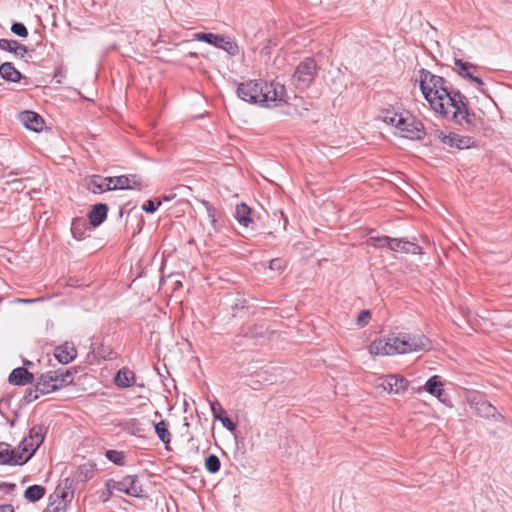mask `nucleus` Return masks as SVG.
Instances as JSON below:
<instances>
[{
    "instance_id": "obj_1",
    "label": "nucleus",
    "mask_w": 512,
    "mask_h": 512,
    "mask_svg": "<svg viewBox=\"0 0 512 512\" xmlns=\"http://www.w3.org/2000/svg\"><path fill=\"white\" fill-rule=\"evenodd\" d=\"M419 75L421 92L435 112L466 130L475 126V114L470 112L465 95L453 89L443 77L434 75L424 68L420 69Z\"/></svg>"
},
{
    "instance_id": "obj_2",
    "label": "nucleus",
    "mask_w": 512,
    "mask_h": 512,
    "mask_svg": "<svg viewBox=\"0 0 512 512\" xmlns=\"http://www.w3.org/2000/svg\"><path fill=\"white\" fill-rule=\"evenodd\" d=\"M430 348L429 339L423 335L399 333L373 341L369 346V352L375 355H393L421 350L427 351Z\"/></svg>"
},
{
    "instance_id": "obj_3",
    "label": "nucleus",
    "mask_w": 512,
    "mask_h": 512,
    "mask_svg": "<svg viewBox=\"0 0 512 512\" xmlns=\"http://www.w3.org/2000/svg\"><path fill=\"white\" fill-rule=\"evenodd\" d=\"M237 96L243 101L268 106L269 102L286 103V91L284 85L272 81L249 80L240 83L237 87Z\"/></svg>"
},
{
    "instance_id": "obj_4",
    "label": "nucleus",
    "mask_w": 512,
    "mask_h": 512,
    "mask_svg": "<svg viewBox=\"0 0 512 512\" xmlns=\"http://www.w3.org/2000/svg\"><path fill=\"white\" fill-rule=\"evenodd\" d=\"M107 490H117L132 497H142L143 488L137 475H127L121 480L109 479L105 483Z\"/></svg>"
},
{
    "instance_id": "obj_5",
    "label": "nucleus",
    "mask_w": 512,
    "mask_h": 512,
    "mask_svg": "<svg viewBox=\"0 0 512 512\" xmlns=\"http://www.w3.org/2000/svg\"><path fill=\"white\" fill-rule=\"evenodd\" d=\"M317 75V64L313 58H305L301 61L293 74V81L297 88H308Z\"/></svg>"
},
{
    "instance_id": "obj_6",
    "label": "nucleus",
    "mask_w": 512,
    "mask_h": 512,
    "mask_svg": "<svg viewBox=\"0 0 512 512\" xmlns=\"http://www.w3.org/2000/svg\"><path fill=\"white\" fill-rule=\"evenodd\" d=\"M397 129L401 133L402 137L411 140H422L426 135L422 122L417 120L408 112L403 113L402 121H400Z\"/></svg>"
},
{
    "instance_id": "obj_7",
    "label": "nucleus",
    "mask_w": 512,
    "mask_h": 512,
    "mask_svg": "<svg viewBox=\"0 0 512 512\" xmlns=\"http://www.w3.org/2000/svg\"><path fill=\"white\" fill-rule=\"evenodd\" d=\"M194 38L198 41L214 45L217 48L225 50L228 54L234 56L238 53L239 48L236 42L232 41L229 37L217 35L214 33H196Z\"/></svg>"
},
{
    "instance_id": "obj_8",
    "label": "nucleus",
    "mask_w": 512,
    "mask_h": 512,
    "mask_svg": "<svg viewBox=\"0 0 512 512\" xmlns=\"http://www.w3.org/2000/svg\"><path fill=\"white\" fill-rule=\"evenodd\" d=\"M433 139L440 140L444 145L457 148V149H467L470 148L474 144V140L469 136H461L456 133L445 134L441 130H435L433 133L429 134Z\"/></svg>"
},
{
    "instance_id": "obj_9",
    "label": "nucleus",
    "mask_w": 512,
    "mask_h": 512,
    "mask_svg": "<svg viewBox=\"0 0 512 512\" xmlns=\"http://www.w3.org/2000/svg\"><path fill=\"white\" fill-rule=\"evenodd\" d=\"M409 381L401 375L390 374L378 379V388H382L388 393L400 394L407 390Z\"/></svg>"
},
{
    "instance_id": "obj_10",
    "label": "nucleus",
    "mask_w": 512,
    "mask_h": 512,
    "mask_svg": "<svg viewBox=\"0 0 512 512\" xmlns=\"http://www.w3.org/2000/svg\"><path fill=\"white\" fill-rule=\"evenodd\" d=\"M47 432V428L44 425H34L29 430V435L26 437L28 439V448L30 452L27 454V457L24 458V462L27 463L35 454L37 449L43 443L45 439V435Z\"/></svg>"
},
{
    "instance_id": "obj_11",
    "label": "nucleus",
    "mask_w": 512,
    "mask_h": 512,
    "mask_svg": "<svg viewBox=\"0 0 512 512\" xmlns=\"http://www.w3.org/2000/svg\"><path fill=\"white\" fill-rule=\"evenodd\" d=\"M109 183H113V189L117 190H129L139 187L142 183L140 176L136 174L121 175L117 177H109Z\"/></svg>"
},
{
    "instance_id": "obj_12",
    "label": "nucleus",
    "mask_w": 512,
    "mask_h": 512,
    "mask_svg": "<svg viewBox=\"0 0 512 512\" xmlns=\"http://www.w3.org/2000/svg\"><path fill=\"white\" fill-rule=\"evenodd\" d=\"M54 356L61 364L72 362L77 356V350L73 343L65 342L54 349Z\"/></svg>"
},
{
    "instance_id": "obj_13",
    "label": "nucleus",
    "mask_w": 512,
    "mask_h": 512,
    "mask_svg": "<svg viewBox=\"0 0 512 512\" xmlns=\"http://www.w3.org/2000/svg\"><path fill=\"white\" fill-rule=\"evenodd\" d=\"M12 385L25 386L34 382V375L24 367H18L12 370L8 377Z\"/></svg>"
},
{
    "instance_id": "obj_14",
    "label": "nucleus",
    "mask_w": 512,
    "mask_h": 512,
    "mask_svg": "<svg viewBox=\"0 0 512 512\" xmlns=\"http://www.w3.org/2000/svg\"><path fill=\"white\" fill-rule=\"evenodd\" d=\"M19 118L24 126L29 130L39 132L43 129V118L33 111H24L20 113Z\"/></svg>"
},
{
    "instance_id": "obj_15",
    "label": "nucleus",
    "mask_w": 512,
    "mask_h": 512,
    "mask_svg": "<svg viewBox=\"0 0 512 512\" xmlns=\"http://www.w3.org/2000/svg\"><path fill=\"white\" fill-rule=\"evenodd\" d=\"M108 206L104 203H97L92 206L88 213L89 224L93 227L100 226L107 218Z\"/></svg>"
},
{
    "instance_id": "obj_16",
    "label": "nucleus",
    "mask_w": 512,
    "mask_h": 512,
    "mask_svg": "<svg viewBox=\"0 0 512 512\" xmlns=\"http://www.w3.org/2000/svg\"><path fill=\"white\" fill-rule=\"evenodd\" d=\"M36 389L42 395L57 391V386L55 384V379H53L52 371H48L39 376Z\"/></svg>"
},
{
    "instance_id": "obj_17",
    "label": "nucleus",
    "mask_w": 512,
    "mask_h": 512,
    "mask_svg": "<svg viewBox=\"0 0 512 512\" xmlns=\"http://www.w3.org/2000/svg\"><path fill=\"white\" fill-rule=\"evenodd\" d=\"M75 373L76 370L62 368L52 371L53 379H55L57 390L72 384L74 381Z\"/></svg>"
},
{
    "instance_id": "obj_18",
    "label": "nucleus",
    "mask_w": 512,
    "mask_h": 512,
    "mask_svg": "<svg viewBox=\"0 0 512 512\" xmlns=\"http://www.w3.org/2000/svg\"><path fill=\"white\" fill-rule=\"evenodd\" d=\"M109 177L93 176L87 181V189L94 194L114 190L113 183L108 182Z\"/></svg>"
},
{
    "instance_id": "obj_19",
    "label": "nucleus",
    "mask_w": 512,
    "mask_h": 512,
    "mask_svg": "<svg viewBox=\"0 0 512 512\" xmlns=\"http://www.w3.org/2000/svg\"><path fill=\"white\" fill-rule=\"evenodd\" d=\"M391 251H401L403 253L410 254H420L421 247L414 242H410L403 238H393L392 245L390 247Z\"/></svg>"
},
{
    "instance_id": "obj_20",
    "label": "nucleus",
    "mask_w": 512,
    "mask_h": 512,
    "mask_svg": "<svg viewBox=\"0 0 512 512\" xmlns=\"http://www.w3.org/2000/svg\"><path fill=\"white\" fill-rule=\"evenodd\" d=\"M10 445L5 442H0V465H23L25 464L24 458L21 456L14 458L11 457Z\"/></svg>"
},
{
    "instance_id": "obj_21",
    "label": "nucleus",
    "mask_w": 512,
    "mask_h": 512,
    "mask_svg": "<svg viewBox=\"0 0 512 512\" xmlns=\"http://www.w3.org/2000/svg\"><path fill=\"white\" fill-rule=\"evenodd\" d=\"M135 381V374L133 371H131L128 368H122L120 369L115 377L114 382L115 385L121 388H126L131 386Z\"/></svg>"
},
{
    "instance_id": "obj_22",
    "label": "nucleus",
    "mask_w": 512,
    "mask_h": 512,
    "mask_svg": "<svg viewBox=\"0 0 512 512\" xmlns=\"http://www.w3.org/2000/svg\"><path fill=\"white\" fill-rule=\"evenodd\" d=\"M0 75L3 79L11 82H18L22 78L21 73L11 62H5L0 65Z\"/></svg>"
},
{
    "instance_id": "obj_23",
    "label": "nucleus",
    "mask_w": 512,
    "mask_h": 512,
    "mask_svg": "<svg viewBox=\"0 0 512 512\" xmlns=\"http://www.w3.org/2000/svg\"><path fill=\"white\" fill-rule=\"evenodd\" d=\"M92 353L96 358L104 360H113L116 358V353L111 347L104 345L103 343H92Z\"/></svg>"
},
{
    "instance_id": "obj_24",
    "label": "nucleus",
    "mask_w": 512,
    "mask_h": 512,
    "mask_svg": "<svg viewBox=\"0 0 512 512\" xmlns=\"http://www.w3.org/2000/svg\"><path fill=\"white\" fill-rule=\"evenodd\" d=\"M442 386L443 383L440 376L434 375L427 380L426 384L424 385V389L429 394L440 399L441 395L444 393Z\"/></svg>"
},
{
    "instance_id": "obj_25",
    "label": "nucleus",
    "mask_w": 512,
    "mask_h": 512,
    "mask_svg": "<svg viewBox=\"0 0 512 512\" xmlns=\"http://www.w3.org/2000/svg\"><path fill=\"white\" fill-rule=\"evenodd\" d=\"M252 210L245 203H240L236 205L235 208V218L239 222L240 225L244 227H248V225L252 222L250 217Z\"/></svg>"
},
{
    "instance_id": "obj_26",
    "label": "nucleus",
    "mask_w": 512,
    "mask_h": 512,
    "mask_svg": "<svg viewBox=\"0 0 512 512\" xmlns=\"http://www.w3.org/2000/svg\"><path fill=\"white\" fill-rule=\"evenodd\" d=\"M46 489L41 485H31L24 491V498L29 502L39 501L44 497Z\"/></svg>"
},
{
    "instance_id": "obj_27",
    "label": "nucleus",
    "mask_w": 512,
    "mask_h": 512,
    "mask_svg": "<svg viewBox=\"0 0 512 512\" xmlns=\"http://www.w3.org/2000/svg\"><path fill=\"white\" fill-rule=\"evenodd\" d=\"M87 228L88 223L84 218H75L72 221L71 233L74 238L82 239Z\"/></svg>"
},
{
    "instance_id": "obj_28",
    "label": "nucleus",
    "mask_w": 512,
    "mask_h": 512,
    "mask_svg": "<svg viewBox=\"0 0 512 512\" xmlns=\"http://www.w3.org/2000/svg\"><path fill=\"white\" fill-rule=\"evenodd\" d=\"M155 433L164 444H169L171 441V433L167 428V423L164 420L154 424Z\"/></svg>"
},
{
    "instance_id": "obj_29",
    "label": "nucleus",
    "mask_w": 512,
    "mask_h": 512,
    "mask_svg": "<svg viewBox=\"0 0 512 512\" xmlns=\"http://www.w3.org/2000/svg\"><path fill=\"white\" fill-rule=\"evenodd\" d=\"M455 66L457 73L468 80H471L473 74L469 72V68H475V66L469 62H464L461 59H455Z\"/></svg>"
},
{
    "instance_id": "obj_30",
    "label": "nucleus",
    "mask_w": 512,
    "mask_h": 512,
    "mask_svg": "<svg viewBox=\"0 0 512 512\" xmlns=\"http://www.w3.org/2000/svg\"><path fill=\"white\" fill-rule=\"evenodd\" d=\"M403 113H397L395 111L386 109L383 111L382 119L385 123L398 127L400 121H402Z\"/></svg>"
},
{
    "instance_id": "obj_31",
    "label": "nucleus",
    "mask_w": 512,
    "mask_h": 512,
    "mask_svg": "<svg viewBox=\"0 0 512 512\" xmlns=\"http://www.w3.org/2000/svg\"><path fill=\"white\" fill-rule=\"evenodd\" d=\"M221 462L218 456L210 454L205 458V468L209 473H217L220 470Z\"/></svg>"
},
{
    "instance_id": "obj_32",
    "label": "nucleus",
    "mask_w": 512,
    "mask_h": 512,
    "mask_svg": "<svg viewBox=\"0 0 512 512\" xmlns=\"http://www.w3.org/2000/svg\"><path fill=\"white\" fill-rule=\"evenodd\" d=\"M393 238L389 236H381V237H370L369 244L376 248L387 247L390 249L392 245Z\"/></svg>"
},
{
    "instance_id": "obj_33",
    "label": "nucleus",
    "mask_w": 512,
    "mask_h": 512,
    "mask_svg": "<svg viewBox=\"0 0 512 512\" xmlns=\"http://www.w3.org/2000/svg\"><path fill=\"white\" fill-rule=\"evenodd\" d=\"M242 335L247 338H262L265 333L262 326L254 325L247 327L242 331Z\"/></svg>"
},
{
    "instance_id": "obj_34",
    "label": "nucleus",
    "mask_w": 512,
    "mask_h": 512,
    "mask_svg": "<svg viewBox=\"0 0 512 512\" xmlns=\"http://www.w3.org/2000/svg\"><path fill=\"white\" fill-rule=\"evenodd\" d=\"M28 439L24 438L17 448L11 449V457L17 458L21 456V458H26L27 454L30 452V449L28 448Z\"/></svg>"
},
{
    "instance_id": "obj_35",
    "label": "nucleus",
    "mask_w": 512,
    "mask_h": 512,
    "mask_svg": "<svg viewBox=\"0 0 512 512\" xmlns=\"http://www.w3.org/2000/svg\"><path fill=\"white\" fill-rule=\"evenodd\" d=\"M107 459L116 465H124L125 454L122 451L107 450L105 453Z\"/></svg>"
},
{
    "instance_id": "obj_36",
    "label": "nucleus",
    "mask_w": 512,
    "mask_h": 512,
    "mask_svg": "<svg viewBox=\"0 0 512 512\" xmlns=\"http://www.w3.org/2000/svg\"><path fill=\"white\" fill-rule=\"evenodd\" d=\"M477 409L483 416L496 418V408L486 401L481 402Z\"/></svg>"
},
{
    "instance_id": "obj_37",
    "label": "nucleus",
    "mask_w": 512,
    "mask_h": 512,
    "mask_svg": "<svg viewBox=\"0 0 512 512\" xmlns=\"http://www.w3.org/2000/svg\"><path fill=\"white\" fill-rule=\"evenodd\" d=\"M11 31L19 37H27L28 30L22 22H13L11 25Z\"/></svg>"
},
{
    "instance_id": "obj_38",
    "label": "nucleus",
    "mask_w": 512,
    "mask_h": 512,
    "mask_svg": "<svg viewBox=\"0 0 512 512\" xmlns=\"http://www.w3.org/2000/svg\"><path fill=\"white\" fill-rule=\"evenodd\" d=\"M66 508L67 506L65 501H54L50 503L43 512H65Z\"/></svg>"
},
{
    "instance_id": "obj_39",
    "label": "nucleus",
    "mask_w": 512,
    "mask_h": 512,
    "mask_svg": "<svg viewBox=\"0 0 512 512\" xmlns=\"http://www.w3.org/2000/svg\"><path fill=\"white\" fill-rule=\"evenodd\" d=\"M211 411L214 419L219 420V418L226 415L225 410L221 407L218 401H213L210 403Z\"/></svg>"
},
{
    "instance_id": "obj_40",
    "label": "nucleus",
    "mask_w": 512,
    "mask_h": 512,
    "mask_svg": "<svg viewBox=\"0 0 512 512\" xmlns=\"http://www.w3.org/2000/svg\"><path fill=\"white\" fill-rule=\"evenodd\" d=\"M286 267V261L282 258L272 259L269 263V268L272 271L282 272Z\"/></svg>"
},
{
    "instance_id": "obj_41",
    "label": "nucleus",
    "mask_w": 512,
    "mask_h": 512,
    "mask_svg": "<svg viewBox=\"0 0 512 512\" xmlns=\"http://www.w3.org/2000/svg\"><path fill=\"white\" fill-rule=\"evenodd\" d=\"M370 318L371 312L369 310H362L356 319V324L362 328L368 324Z\"/></svg>"
},
{
    "instance_id": "obj_42",
    "label": "nucleus",
    "mask_w": 512,
    "mask_h": 512,
    "mask_svg": "<svg viewBox=\"0 0 512 512\" xmlns=\"http://www.w3.org/2000/svg\"><path fill=\"white\" fill-rule=\"evenodd\" d=\"M161 204V201H155V200H148L146 201L143 206H142V209L146 212V213H154L158 207L160 206Z\"/></svg>"
},
{
    "instance_id": "obj_43",
    "label": "nucleus",
    "mask_w": 512,
    "mask_h": 512,
    "mask_svg": "<svg viewBox=\"0 0 512 512\" xmlns=\"http://www.w3.org/2000/svg\"><path fill=\"white\" fill-rule=\"evenodd\" d=\"M15 45H17L16 40L0 39V49L2 50L13 53Z\"/></svg>"
},
{
    "instance_id": "obj_44",
    "label": "nucleus",
    "mask_w": 512,
    "mask_h": 512,
    "mask_svg": "<svg viewBox=\"0 0 512 512\" xmlns=\"http://www.w3.org/2000/svg\"><path fill=\"white\" fill-rule=\"evenodd\" d=\"M219 421L222 423V425L230 432L236 431V424L226 415L219 418Z\"/></svg>"
},
{
    "instance_id": "obj_45",
    "label": "nucleus",
    "mask_w": 512,
    "mask_h": 512,
    "mask_svg": "<svg viewBox=\"0 0 512 512\" xmlns=\"http://www.w3.org/2000/svg\"><path fill=\"white\" fill-rule=\"evenodd\" d=\"M38 392L37 389L35 388V390L33 389H28L24 395V400L27 402V403H30L32 401H35L36 399H38L39 395H38Z\"/></svg>"
},
{
    "instance_id": "obj_46",
    "label": "nucleus",
    "mask_w": 512,
    "mask_h": 512,
    "mask_svg": "<svg viewBox=\"0 0 512 512\" xmlns=\"http://www.w3.org/2000/svg\"><path fill=\"white\" fill-rule=\"evenodd\" d=\"M247 300L243 297L236 298L231 304L232 310H240L246 307Z\"/></svg>"
},
{
    "instance_id": "obj_47",
    "label": "nucleus",
    "mask_w": 512,
    "mask_h": 512,
    "mask_svg": "<svg viewBox=\"0 0 512 512\" xmlns=\"http://www.w3.org/2000/svg\"><path fill=\"white\" fill-rule=\"evenodd\" d=\"M28 52V49L25 45L23 44H20L17 42V45H15V48H14V51L13 53L16 55V56H19V57H24V55Z\"/></svg>"
},
{
    "instance_id": "obj_48",
    "label": "nucleus",
    "mask_w": 512,
    "mask_h": 512,
    "mask_svg": "<svg viewBox=\"0 0 512 512\" xmlns=\"http://www.w3.org/2000/svg\"><path fill=\"white\" fill-rule=\"evenodd\" d=\"M15 488H16V484H14V483H6V482L0 483V490L5 491L6 493L12 492Z\"/></svg>"
},
{
    "instance_id": "obj_49",
    "label": "nucleus",
    "mask_w": 512,
    "mask_h": 512,
    "mask_svg": "<svg viewBox=\"0 0 512 512\" xmlns=\"http://www.w3.org/2000/svg\"><path fill=\"white\" fill-rule=\"evenodd\" d=\"M57 498H59L58 501H65L66 502V506H67L68 503L71 501L72 493L69 494L66 491H62L60 495L57 494Z\"/></svg>"
},
{
    "instance_id": "obj_50",
    "label": "nucleus",
    "mask_w": 512,
    "mask_h": 512,
    "mask_svg": "<svg viewBox=\"0 0 512 512\" xmlns=\"http://www.w3.org/2000/svg\"><path fill=\"white\" fill-rule=\"evenodd\" d=\"M207 213H208L209 218L211 219L212 225L215 227L216 226V218H215L216 209L211 206H207Z\"/></svg>"
},
{
    "instance_id": "obj_51",
    "label": "nucleus",
    "mask_w": 512,
    "mask_h": 512,
    "mask_svg": "<svg viewBox=\"0 0 512 512\" xmlns=\"http://www.w3.org/2000/svg\"><path fill=\"white\" fill-rule=\"evenodd\" d=\"M0 512H14V508L11 504H4L0 506Z\"/></svg>"
},
{
    "instance_id": "obj_52",
    "label": "nucleus",
    "mask_w": 512,
    "mask_h": 512,
    "mask_svg": "<svg viewBox=\"0 0 512 512\" xmlns=\"http://www.w3.org/2000/svg\"><path fill=\"white\" fill-rule=\"evenodd\" d=\"M38 300L39 299H21V298H17L14 301L18 302V303H33V302H36Z\"/></svg>"
},
{
    "instance_id": "obj_53",
    "label": "nucleus",
    "mask_w": 512,
    "mask_h": 512,
    "mask_svg": "<svg viewBox=\"0 0 512 512\" xmlns=\"http://www.w3.org/2000/svg\"><path fill=\"white\" fill-rule=\"evenodd\" d=\"M470 81L475 82L479 86L484 84V82H483V80L481 78H479L477 76H474V75H473V77L471 78Z\"/></svg>"
},
{
    "instance_id": "obj_54",
    "label": "nucleus",
    "mask_w": 512,
    "mask_h": 512,
    "mask_svg": "<svg viewBox=\"0 0 512 512\" xmlns=\"http://www.w3.org/2000/svg\"><path fill=\"white\" fill-rule=\"evenodd\" d=\"M112 491H113V490H108V494H104V496H103V498H102L103 502L108 501V499L110 498V496H111V494H112Z\"/></svg>"
},
{
    "instance_id": "obj_55",
    "label": "nucleus",
    "mask_w": 512,
    "mask_h": 512,
    "mask_svg": "<svg viewBox=\"0 0 512 512\" xmlns=\"http://www.w3.org/2000/svg\"><path fill=\"white\" fill-rule=\"evenodd\" d=\"M174 197H175V195H171V196H164V197H163V200H164V201H170V200H172Z\"/></svg>"
},
{
    "instance_id": "obj_56",
    "label": "nucleus",
    "mask_w": 512,
    "mask_h": 512,
    "mask_svg": "<svg viewBox=\"0 0 512 512\" xmlns=\"http://www.w3.org/2000/svg\"><path fill=\"white\" fill-rule=\"evenodd\" d=\"M23 364H24L25 366H27V365H31V364H32V362H31V361H29V360H24V361H23Z\"/></svg>"
}]
</instances>
